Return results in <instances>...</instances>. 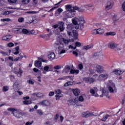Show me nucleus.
<instances>
[{"label": "nucleus", "mask_w": 125, "mask_h": 125, "mask_svg": "<svg viewBox=\"0 0 125 125\" xmlns=\"http://www.w3.org/2000/svg\"><path fill=\"white\" fill-rule=\"evenodd\" d=\"M72 23L75 25V29L77 30L83 29L84 24L85 23V21L83 17H79L78 18H74L72 19Z\"/></svg>", "instance_id": "obj_1"}, {"label": "nucleus", "mask_w": 125, "mask_h": 125, "mask_svg": "<svg viewBox=\"0 0 125 125\" xmlns=\"http://www.w3.org/2000/svg\"><path fill=\"white\" fill-rule=\"evenodd\" d=\"M55 45L56 46H59L58 47V54L59 55V57L62 58V57H63V54H64V53H66L67 50L64 48V46L63 44H61V43H55Z\"/></svg>", "instance_id": "obj_2"}, {"label": "nucleus", "mask_w": 125, "mask_h": 125, "mask_svg": "<svg viewBox=\"0 0 125 125\" xmlns=\"http://www.w3.org/2000/svg\"><path fill=\"white\" fill-rule=\"evenodd\" d=\"M65 6V9L67 10L66 12H70L71 11L72 12H76L75 10L79 11V12H83L84 11V9L83 8H80L78 7H73L71 5H66Z\"/></svg>", "instance_id": "obj_3"}, {"label": "nucleus", "mask_w": 125, "mask_h": 125, "mask_svg": "<svg viewBox=\"0 0 125 125\" xmlns=\"http://www.w3.org/2000/svg\"><path fill=\"white\" fill-rule=\"evenodd\" d=\"M8 111L12 112V114L17 119H21L22 118V112H20L19 110L15 108H9Z\"/></svg>", "instance_id": "obj_4"}, {"label": "nucleus", "mask_w": 125, "mask_h": 125, "mask_svg": "<svg viewBox=\"0 0 125 125\" xmlns=\"http://www.w3.org/2000/svg\"><path fill=\"white\" fill-rule=\"evenodd\" d=\"M67 35L71 37H74L75 40H77L78 38V31L77 30H70L69 28L67 29Z\"/></svg>", "instance_id": "obj_5"}, {"label": "nucleus", "mask_w": 125, "mask_h": 125, "mask_svg": "<svg viewBox=\"0 0 125 125\" xmlns=\"http://www.w3.org/2000/svg\"><path fill=\"white\" fill-rule=\"evenodd\" d=\"M82 116L83 118H89V117H92V116H94L93 113L90 111H85L82 113Z\"/></svg>", "instance_id": "obj_6"}, {"label": "nucleus", "mask_w": 125, "mask_h": 125, "mask_svg": "<svg viewBox=\"0 0 125 125\" xmlns=\"http://www.w3.org/2000/svg\"><path fill=\"white\" fill-rule=\"evenodd\" d=\"M78 102L79 99L78 98L73 99H70L68 101V105H75V104H77Z\"/></svg>", "instance_id": "obj_7"}, {"label": "nucleus", "mask_w": 125, "mask_h": 125, "mask_svg": "<svg viewBox=\"0 0 125 125\" xmlns=\"http://www.w3.org/2000/svg\"><path fill=\"white\" fill-rule=\"evenodd\" d=\"M119 46V44H117L114 42H110L108 43V47L111 49H116Z\"/></svg>", "instance_id": "obj_8"}, {"label": "nucleus", "mask_w": 125, "mask_h": 125, "mask_svg": "<svg viewBox=\"0 0 125 125\" xmlns=\"http://www.w3.org/2000/svg\"><path fill=\"white\" fill-rule=\"evenodd\" d=\"M55 93L57 94L56 95V100H58L61 97L63 96V95L61 93V90H60V89L55 90Z\"/></svg>", "instance_id": "obj_9"}, {"label": "nucleus", "mask_w": 125, "mask_h": 125, "mask_svg": "<svg viewBox=\"0 0 125 125\" xmlns=\"http://www.w3.org/2000/svg\"><path fill=\"white\" fill-rule=\"evenodd\" d=\"M84 82H86L87 83H94L95 82V80L93 79L92 78H84L83 79Z\"/></svg>", "instance_id": "obj_10"}, {"label": "nucleus", "mask_w": 125, "mask_h": 125, "mask_svg": "<svg viewBox=\"0 0 125 125\" xmlns=\"http://www.w3.org/2000/svg\"><path fill=\"white\" fill-rule=\"evenodd\" d=\"M71 72V67L69 65H66L62 70V73L68 74Z\"/></svg>", "instance_id": "obj_11"}, {"label": "nucleus", "mask_w": 125, "mask_h": 125, "mask_svg": "<svg viewBox=\"0 0 125 125\" xmlns=\"http://www.w3.org/2000/svg\"><path fill=\"white\" fill-rule=\"evenodd\" d=\"M59 29H60L61 32H63L65 30V27H64V22L62 21H59Z\"/></svg>", "instance_id": "obj_12"}, {"label": "nucleus", "mask_w": 125, "mask_h": 125, "mask_svg": "<svg viewBox=\"0 0 125 125\" xmlns=\"http://www.w3.org/2000/svg\"><path fill=\"white\" fill-rule=\"evenodd\" d=\"M100 91L102 93V95H100V97H103V96L109 97V96H108V95H109V92H108V91H106L104 89H103L102 90H101Z\"/></svg>", "instance_id": "obj_13"}, {"label": "nucleus", "mask_w": 125, "mask_h": 125, "mask_svg": "<svg viewBox=\"0 0 125 125\" xmlns=\"http://www.w3.org/2000/svg\"><path fill=\"white\" fill-rule=\"evenodd\" d=\"M103 33H104V30H102V32H100V29L92 30V34L93 35H98V34H103Z\"/></svg>", "instance_id": "obj_14"}, {"label": "nucleus", "mask_w": 125, "mask_h": 125, "mask_svg": "<svg viewBox=\"0 0 125 125\" xmlns=\"http://www.w3.org/2000/svg\"><path fill=\"white\" fill-rule=\"evenodd\" d=\"M12 39V36L11 35H7L5 36H3L2 37V41H6V42H8V41H10Z\"/></svg>", "instance_id": "obj_15"}, {"label": "nucleus", "mask_w": 125, "mask_h": 125, "mask_svg": "<svg viewBox=\"0 0 125 125\" xmlns=\"http://www.w3.org/2000/svg\"><path fill=\"white\" fill-rule=\"evenodd\" d=\"M40 105H43V106H50V103L47 100H44L42 102L39 103Z\"/></svg>", "instance_id": "obj_16"}, {"label": "nucleus", "mask_w": 125, "mask_h": 125, "mask_svg": "<svg viewBox=\"0 0 125 125\" xmlns=\"http://www.w3.org/2000/svg\"><path fill=\"white\" fill-rule=\"evenodd\" d=\"M35 67H38L39 69H42V62L39 61H36L35 62Z\"/></svg>", "instance_id": "obj_17"}, {"label": "nucleus", "mask_w": 125, "mask_h": 125, "mask_svg": "<svg viewBox=\"0 0 125 125\" xmlns=\"http://www.w3.org/2000/svg\"><path fill=\"white\" fill-rule=\"evenodd\" d=\"M0 53H1L3 56H9L10 53H11V50L9 49L8 51L6 52L0 51Z\"/></svg>", "instance_id": "obj_18"}, {"label": "nucleus", "mask_w": 125, "mask_h": 125, "mask_svg": "<svg viewBox=\"0 0 125 125\" xmlns=\"http://www.w3.org/2000/svg\"><path fill=\"white\" fill-rule=\"evenodd\" d=\"M24 57H25V55H24V53H21L19 54V57L14 59V61L16 62V61H18V60H22V59H23Z\"/></svg>", "instance_id": "obj_19"}, {"label": "nucleus", "mask_w": 125, "mask_h": 125, "mask_svg": "<svg viewBox=\"0 0 125 125\" xmlns=\"http://www.w3.org/2000/svg\"><path fill=\"white\" fill-rule=\"evenodd\" d=\"M60 41H61V42H64L65 44H68V43H69V42H71L70 40H66L62 38V37L60 38Z\"/></svg>", "instance_id": "obj_20"}, {"label": "nucleus", "mask_w": 125, "mask_h": 125, "mask_svg": "<svg viewBox=\"0 0 125 125\" xmlns=\"http://www.w3.org/2000/svg\"><path fill=\"white\" fill-rule=\"evenodd\" d=\"M113 73L115 75H117V76H120V75H122L124 73V71L117 69L113 71Z\"/></svg>", "instance_id": "obj_21"}, {"label": "nucleus", "mask_w": 125, "mask_h": 125, "mask_svg": "<svg viewBox=\"0 0 125 125\" xmlns=\"http://www.w3.org/2000/svg\"><path fill=\"white\" fill-rule=\"evenodd\" d=\"M13 88L15 90V91H17L19 89V83L18 82H16L13 85Z\"/></svg>", "instance_id": "obj_22"}, {"label": "nucleus", "mask_w": 125, "mask_h": 125, "mask_svg": "<svg viewBox=\"0 0 125 125\" xmlns=\"http://www.w3.org/2000/svg\"><path fill=\"white\" fill-rule=\"evenodd\" d=\"M21 33L23 35H26L27 36H30V30H28L27 29H22L21 28Z\"/></svg>", "instance_id": "obj_23"}, {"label": "nucleus", "mask_w": 125, "mask_h": 125, "mask_svg": "<svg viewBox=\"0 0 125 125\" xmlns=\"http://www.w3.org/2000/svg\"><path fill=\"white\" fill-rule=\"evenodd\" d=\"M97 91H98V89H97V87H94L93 89L90 90V93L92 94V95H94V94H95Z\"/></svg>", "instance_id": "obj_24"}, {"label": "nucleus", "mask_w": 125, "mask_h": 125, "mask_svg": "<svg viewBox=\"0 0 125 125\" xmlns=\"http://www.w3.org/2000/svg\"><path fill=\"white\" fill-rule=\"evenodd\" d=\"M13 31L15 34H21L22 33V28H14Z\"/></svg>", "instance_id": "obj_25"}, {"label": "nucleus", "mask_w": 125, "mask_h": 125, "mask_svg": "<svg viewBox=\"0 0 125 125\" xmlns=\"http://www.w3.org/2000/svg\"><path fill=\"white\" fill-rule=\"evenodd\" d=\"M92 47H93V44H91L86 46H84L83 49L84 50H88V49H90V48H92Z\"/></svg>", "instance_id": "obj_26"}, {"label": "nucleus", "mask_w": 125, "mask_h": 125, "mask_svg": "<svg viewBox=\"0 0 125 125\" xmlns=\"http://www.w3.org/2000/svg\"><path fill=\"white\" fill-rule=\"evenodd\" d=\"M49 69V67L48 66H45L44 68L42 67V69H41L40 70H42L43 74H46V72L48 71Z\"/></svg>", "instance_id": "obj_27"}, {"label": "nucleus", "mask_w": 125, "mask_h": 125, "mask_svg": "<svg viewBox=\"0 0 125 125\" xmlns=\"http://www.w3.org/2000/svg\"><path fill=\"white\" fill-rule=\"evenodd\" d=\"M95 69L97 73H101L102 72V66L100 65H96Z\"/></svg>", "instance_id": "obj_28"}, {"label": "nucleus", "mask_w": 125, "mask_h": 125, "mask_svg": "<svg viewBox=\"0 0 125 125\" xmlns=\"http://www.w3.org/2000/svg\"><path fill=\"white\" fill-rule=\"evenodd\" d=\"M55 54L54 53H51L48 55V58H49V59H51V60H53V59H55Z\"/></svg>", "instance_id": "obj_29"}, {"label": "nucleus", "mask_w": 125, "mask_h": 125, "mask_svg": "<svg viewBox=\"0 0 125 125\" xmlns=\"http://www.w3.org/2000/svg\"><path fill=\"white\" fill-rule=\"evenodd\" d=\"M99 78L101 80L108 79V74H101L99 76Z\"/></svg>", "instance_id": "obj_30"}, {"label": "nucleus", "mask_w": 125, "mask_h": 125, "mask_svg": "<svg viewBox=\"0 0 125 125\" xmlns=\"http://www.w3.org/2000/svg\"><path fill=\"white\" fill-rule=\"evenodd\" d=\"M46 31H47V32H48V33H49L46 34V35H45V36H46L47 38H50V37H51V36H52V31H51L50 30V29H46Z\"/></svg>", "instance_id": "obj_31"}, {"label": "nucleus", "mask_w": 125, "mask_h": 125, "mask_svg": "<svg viewBox=\"0 0 125 125\" xmlns=\"http://www.w3.org/2000/svg\"><path fill=\"white\" fill-rule=\"evenodd\" d=\"M112 7H113V4H112L111 2H108L107 5L105 7L106 9H107V10H109V9H111Z\"/></svg>", "instance_id": "obj_32"}, {"label": "nucleus", "mask_w": 125, "mask_h": 125, "mask_svg": "<svg viewBox=\"0 0 125 125\" xmlns=\"http://www.w3.org/2000/svg\"><path fill=\"white\" fill-rule=\"evenodd\" d=\"M72 92L75 96H78L80 94V90L78 89H73Z\"/></svg>", "instance_id": "obj_33"}, {"label": "nucleus", "mask_w": 125, "mask_h": 125, "mask_svg": "<svg viewBox=\"0 0 125 125\" xmlns=\"http://www.w3.org/2000/svg\"><path fill=\"white\" fill-rule=\"evenodd\" d=\"M79 72L80 71H79V70H75V69H71L70 70V74H75V75H78Z\"/></svg>", "instance_id": "obj_34"}, {"label": "nucleus", "mask_w": 125, "mask_h": 125, "mask_svg": "<svg viewBox=\"0 0 125 125\" xmlns=\"http://www.w3.org/2000/svg\"><path fill=\"white\" fill-rule=\"evenodd\" d=\"M66 16L68 17V18H72L75 16V15H74V13H73V12L69 11V13H68L66 14Z\"/></svg>", "instance_id": "obj_35"}, {"label": "nucleus", "mask_w": 125, "mask_h": 125, "mask_svg": "<svg viewBox=\"0 0 125 125\" xmlns=\"http://www.w3.org/2000/svg\"><path fill=\"white\" fill-rule=\"evenodd\" d=\"M22 74H23V71L22 70L21 68H19V71L18 72V73H17V75L18 77H19V78H21Z\"/></svg>", "instance_id": "obj_36"}, {"label": "nucleus", "mask_w": 125, "mask_h": 125, "mask_svg": "<svg viewBox=\"0 0 125 125\" xmlns=\"http://www.w3.org/2000/svg\"><path fill=\"white\" fill-rule=\"evenodd\" d=\"M94 55L95 56H98L99 57L100 59H103V55L102 54V53H96Z\"/></svg>", "instance_id": "obj_37"}, {"label": "nucleus", "mask_w": 125, "mask_h": 125, "mask_svg": "<svg viewBox=\"0 0 125 125\" xmlns=\"http://www.w3.org/2000/svg\"><path fill=\"white\" fill-rule=\"evenodd\" d=\"M15 51L13 52V54L15 55H17V54H19V46H17L15 47Z\"/></svg>", "instance_id": "obj_38"}, {"label": "nucleus", "mask_w": 125, "mask_h": 125, "mask_svg": "<svg viewBox=\"0 0 125 125\" xmlns=\"http://www.w3.org/2000/svg\"><path fill=\"white\" fill-rule=\"evenodd\" d=\"M33 96H37V97H43V94H42V93H34L33 94Z\"/></svg>", "instance_id": "obj_39"}, {"label": "nucleus", "mask_w": 125, "mask_h": 125, "mask_svg": "<svg viewBox=\"0 0 125 125\" xmlns=\"http://www.w3.org/2000/svg\"><path fill=\"white\" fill-rule=\"evenodd\" d=\"M116 88V87H115V85H113V87L112 86H109L108 87V89L109 91V92H110L111 93H114V89H115Z\"/></svg>", "instance_id": "obj_40"}, {"label": "nucleus", "mask_w": 125, "mask_h": 125, "mask_svg": "<svg viewBox=\"0 0 125 125\" xmlns=\"http://www.w3.org/2000/svg\"><path fill=\"white\" fill-rule=\"evenodd\" d=\"M115 50L118 53V54H122V49L120 47L116 48Z\"/></svg>", "instance_id": "obj_41"}, {"label": "nucleus", "mask_w": 125, "mask_h": 125, "mask_svg": "<svg viewBox=\"0 0 125 125\" xmlns=\"http://www.w3.org/2000/svg\"><path fill=\"white\" fill-rule=\"evenodd\" d=\"M11 13H14V11H6L4 12L3 15H8L9 14H11Z\"/></svg>", "instance_id": "obj_42"}, {"label": "nucleus", "mask_w": 125, "mask_h": 125, "mask_svg": "<svg viewBox=\"0 0 125 125\" xmlns=\"http://www.w3.org/2000/svg\"><path fill=\"white\" fill-rule=\"evenodd\" d=\"M24 105H29L32 104V102L30 101L25 100L22 102Z\"/></svg>", "instance_id": "obj_43"}, {"label": "nucleus", "mask_w": 125, "mask_h": 125, "mask_svg": "<svg viewBox=\"0 0 125 125\" xmlns=\"http://www.w3.org/2000/svg\"><path fill=\"white\" fill-rule=\"evenodd\" d=\"M25 19H26V21H28V22H30V23H32L33 17H32V16L27 17L25 18Z\"/></svg>", "instance_id": "obj_44"}, {"label": "nucleus", "mask_w": 125, "mask_h": 125, "mask_svg": "<svg viewBox=\"0 0 125 125\" xmlns=\"http://www.w3.org/2000/svg\"><path fill=\"white\" fill-rule=\"evenodd\" d=\"M83 97H84V95H83L82 96H81L79 98H78V102L79 101H80V102H83Z\"/></svg>", "instance_id": "obj_45"}, {"label": "nucleus", "mask_w": 125, "mask_h": 125, "mask_svg": "<svg viewBox=\"0 0 125 125\" xmlns=\"http://www.w3.org/2000/svg\"><path fill=\"white\" fill-rule=\"evenodd\" d=\"M1 21L2 22H9L10 21H11V20L9 18L2 19H1Z\"/></svg>", "instance_id": "obj_46"}, {"label": "nucleus", "mask_w": 125, "mask_h": 125, "mask_svg": "<svg viewBox=\"0 0 125 125\" xmlns=\"http://www.w3.org/2000/svg\"><path fill=\"white\" fill-rule=\"evenodd\" d=\"M109 116V115L106 114L105 116L104 117V118L102 119L101 121H102L103 122H106V120L108 119V117Z\"/></svg>", "instance_id": "obj_47"}, {"label": "nucleus", "mask_w": 125, "mask_h": 125, "mask_svg": "<svg viewBox=\"0 0 125 125\" xmlns=\"http://www.w3.org/2000/svg\"><path fill=\"white\" fill-rule=\"evenodd\" d=\"M106 36H116V33L115 32H109L108 33H107Z\"/></svg>", "instance_id": "obj_48"}, {"label": "nucleus", "mask_w": 125, "mask_h": 125, "mask_svg": "<svg viewBox=\"0 0 125 125\" xmlns=\"http://www.w3.org/2000/svg\"><path fill=\"white\" fill-rule=\"evenodd\" d=\"M23 4H28L30 2V0H22Z\"/></svg>", "instance_id": "obj_49"}, {"label": "nucleus", "mask_w": 125, "mask_h": 125, "mask_svg": "<svg viewBox=\"0 0 125 125\" xmlns=\"http://www.w3.org/2000/svg\"><path fill=\"white\" fill-rule=\"evenodd\" d=\"M8 89H9V88H8L7 86H4L3 87V91H4V92H6Z\"/></svg>", "instance_id": "obj_50"}, {"label": "nucleus", "mask_w": 125, "mask_h": 125, "mask_svg": "<svg viewBox=\"0 0 125 125\" xmlns=\"http://www.w3.org/2000/svg\"><path fill=\"white\" fill-rule=\"evenodd\" d=\"M75 44L76 47H80V46H81V45H82V43H81V42H76L75 43Z\"/></svg>", "instance_id": "obj_51"}, {"label": "nucleus", "mask_w": 125, "mask_h": 125, "mask_svg": "<svg viewBox=\"0 0 125 125\" xmlns=\"http://www.w3.org/2000/svg\"><path fill=\"white\" fill-rule=\"evenodd\" d=\"M37 35V33H36V31H35V30H32L31 31H30L29 35Z\"/></svg>", "instance_id": "obj_52"}, {"label": "nucleus", "mask_w": 125, "mask_h": 125, "mask_svg": "<svg viewBox=\"0 0 125 125\" xmlns=\"http://www.w3.org/2000/svg\"><path fill=\"white\" fill-rule=\"evenodd\" d=\"M24 18L21 17V18H20L18 19V22H19L20 23H22V22H24Z\"/></svg>", "instance_id": "obj_53"}, {"label": "nucleus", "mask_w": 125, "mask_h": 125, "mask_svg": "<svg viewBox=\"0 0 125 125\" xmlns=\"http://www.w3.org/2000/svg\"><path fill=\"white\" fill-rule=\"evenodd\" d=\"M39 22V20H38V19H35V18H33L32 19V21H31V22H33L35 23H37V22Z\"/></svg>", "instance_id": "obj_54"}, {"label": "nucleus", "mask_w": 125, "mask_h": 125, "mask_svg": "<svg viewBox=\"0 0 125 125\" xmlns=\"http://www.w3.org/2000/svg\"><path fill=\"white\" fill-rule=\"evenodd\" d=\"M14 46V43L13 42H9V43L7 44V46L8 47H13V46Z\"/></svg>", "instance_id": "obj_55"}, {"label": "nucleus", "mask_w": 125, "mask_h": 125, "mask_svg": "<svg viewBox=\"0 0 125 125\" xmlns=\"http://www.w3.org/2000/svg\"><path fill=\"white\" fill-rule=\"evenodd\" d=\"M8 1L10 3H16L17 0H8Z\"/></svg>", "instance_id": "obj_56"}, {"label": "nucleus", "mask_w": 125, "mask_h": 125, "mask_svg": "<svg viewBox=\"0 0 125 125\" xmlns=\"http://www.w3.org/2000/svg\"><path fill=\"white\" fill-rule=\"evenodd\" d=\"M37 114H39L40 116H42L43 113H42V111L41 110H37Z\"/></svg>", "instance_id": "obj_57"}, {"label": "nucleus", "mask_w": 125, "mask_h": 125, "mask_svg": "<svg viewBox=\"0 0 125 125\" xmlns=\"http://www.w3.org/2000/svg\"><path fill=\"white\" fill-rule=\"evenodd\" d=\"M79 69L80 70H83V64L80 63L79 64Z\"/></svg>", "instance_id": "obj_58"}, {"label": "nucleus", "mask_w": 125, "mask_h": 125, "mask_svg": "<svg viewBox=\"0 0 125 125\" xmlns=\"http://www.w3.org/2000/svg\"><path fill=\"white\" fill-rule=\"evenodd\" d=\"M26 13H27V14H35V13H37V12L35 11H28Z\"/></svg>", "instance_id": "obj_59"}, {"label": "nucleus", "mask_w": 125, "mask_h": 125, "mask_svg": "<svg viewBox=\"0 0 125 125\" xmlns=\"http://www.w3.org/2000/svg\"><path fill=\"white\" fill-rule=\"evenodd\" d=\"M96 72V69H90V72L91 74H94Z\"/></svg>", "instance_id": "obj_60"}, {"label": "nucleus", "mask_w": 125, "mask_h": 125, "mask_svg": "<svg viewBox=\"0 0 125 125\" xmlns=\"http://www.w3.org/2000/svg\"><path fill=\"white\" fill-rule=\"evenodd\" d=\"M54 68L55 70H59L61 68V66L60 65H57L54 66Z\"/></svg>", "instance_id": "obj_61"}, {"label": "nucleus", "mask_w": 125, "mask_h": 125, "mask_svg": "<svg viewBox=\"0 0 125 125\" xmlns=\"http://www.w3.org/2000/svg\"><path fill=\"white\" fill-rule=\"evenodd\" d=\"M122 8H123V11L125 12V1L122 4Z\"/></svg>", "instance_id": "obj_62"}, {"label": "nucleus", "mask_w": 125, "mask_h": 125, "mask_svg": "<svg viewBox=\"0 0 125 125\" xmlns=\"http://www.w3.org/2000/svg\"><path fill=\"white\" fill-rule=\"evenodd\" d=\"M54 95V92L51 91L49 93V96H53Z\"/></svg>", "instance_id": "obj_63"}, {"label": "nucleus", "mask_w": 125, "mask_h": 125, "mask_svg": "<svg viewBox=\"0 0 125 125\" xmlns=\"http://www.w3.org/2000/svg\"><path fill=\"white\" fill-rule=\"evenodd\" d=\"M27 83H29L30 84H34V82L32 81H31V80L27 81Z\"/></svg>", "instance_id": "obj_64"}]
</instances>
